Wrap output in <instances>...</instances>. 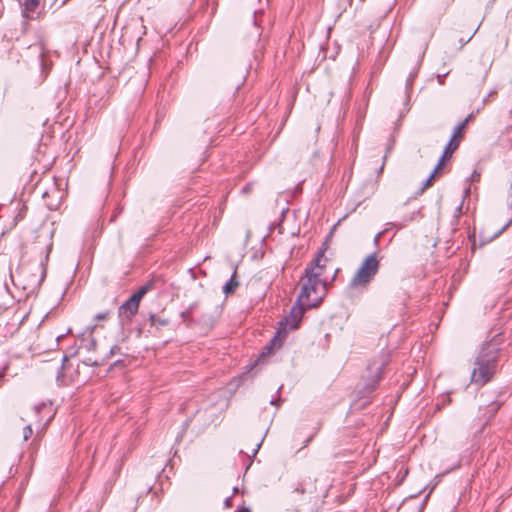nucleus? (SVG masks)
Masks as SVG:
<instances>
[{
	"mask_svg": "<svg viewBox=\"0 0 512 512\" xmlns=\"http://www.w3.org/2000/svg\"><path fill=\"white\" fill-rule=\"evenodd\" d=\"M503 341L502 334L498 333L481 345L471 373L473 384L484 386L494 378L498 371Z\"/></svg>",
	"mask_w": 512,
	"mask_h": 512,
	"instance_id": "f257e3e1",
	"label": "nucleus"
},
{
	"mask_svg": "<svg viewBox=\"0 0 512 512\" xmlns=\"http://www.w3.org/2000/svg\"><path fill=\"white\" fill-rule=\"evenodd\" d=\"M320 267V259H313L305 268V279L298 302H303L307 308L318 307L326 296L329 283L320 278V273H315V268Z\"/></svg>",
	"mask_w": 512,
	"mask_h": 512,
	"instance_id": "f03ea898",
	"label": "nucleus"
},
{
	"mask_svg": "<svg viewBox=\"0 0 512 512\" xmlns=\"http://www.w3.org/2000/svg\"><path fill=\"white\" fill-rule=\"evenodd\" d=\"M388 363L389 355L387 353H381L369 362L367 366L368 375L366 377V383L363 389L359 391L361 396H368L377 388Z\"/></svg>",
	"mask_w": 512,
	"mask_h": 512,
	"instance_id": "7ed1b4c3",
	"label": "nucleus"
},
{
	"mask_svg": "<svg viewBox=\"0 0 512 512\" xmlns=\"http://www.w3.org/2000/svg\"><path fill=\"white\" fill-rule=\"evenodd\" d=\"M380 268L377 253L368 255L361 263L355 275L350 281L351 288H366L374 279Z\"/></svg>",
	"mask_w": 512,
	"mask_h": 512,
	"instance_id": "20e7f679",
	"label": "nucleus"
},
{
	"mask_svg": "<svg viewBox=\"0 0 512 512\" xmlns=\"http://www.w3.org/2000/svg\"><path fill=\"white\" fill-rule=\"evenodd\" d=\"M143 290L134 292L124 303L118 307V318L122 325L132 322L133 317L138 313L141 293Z\"/></svg>",
	"mask_w": 512,
	"mask_h": 512,
	"instance_id": "39448f33",
	"label": "nucleus"
},
{
	"mask_svg": "<svg viewBox=\"0 0 512 512\" xmlns=\"http://www.w3.org/2000/svg\"><path fill=\"white\" fill-rule=\"evenodd\" d=\"M33 414L36 417L35 426L40 429L37 431L36 437H40V434L47 428L55 415L52 402H42L35 405Z\"/></svg>",
	"mask_w": 512,
	"mask_h": 512,
	"instance_id": "423d86ee",
	"label": "nucleus"
},
{
	"mask_svg": "<svg viewBox=\"0 0 512 512\" xmlns=\"http://www.w3.org/2000/svg\"><path fill=\"white\" fill-rule=\"evenodd\" d=\"M307 309L308 308L305 306V304L303 302H298L297 299L295 304L291 307L289 314L279 322V328H281L286 333L287 326L289 327L290 330H296L299 327L300 322Z\"/></svg>",
	"mask_w": 512,
	"mask_h": 512,
	"instance_id": "0eeeda50",
	"label": "nucleus"
},
{
	"mask_svg": "<svg viewBox=\"0 0 512 512\" xmlns=\"http://www.w3.org/2000/svg\"><path fill=\"white\" fill-rule=\"evenodd\" d=\"M286 338V332L283 331L281 328H278L276 331L274 337L267 343L260 352L256 363H263L265 359L274 354V352L278 349H280L283 345V342Z\"/></svg>",
	"mask_w": 512,
	"mask_h": 512,
	"instance_id": "6e6552de",
	"label": "nucleus"
},
{
	"mask_svg": "<svg viewBox=\"0 0 512 512\" xmlns=\"http://www.w3.org/2000/svg\"><path fill=\"white\" fill-rule=\"evenodd\" d=\"M197 307H198V303L195 302V303L190 304L186 310L181 312L180 316H181L183 322H185L187 326H191L192 323L197 322L206 327H212L215 320L213 319V317L211 315H203L197 321L194 320L193 314Z\"/></svg>",
	"mask_w": 512,
	"mask_h": 512,
	"instance_id": "1a4fd4ad",
	"label": "nucleus"
},
{
	"mask_svg": "<svg viewBox=\"0 0 512 512\" xmlns=\"http://www.w3.org/2000/svg\"><path fill=\"white\" fill-rule=\"evenodd\" d=\"M68 359L67 357L63 358V364L61 366V374H58L57 380L60 381L63 384H67V379L70 382L78 381V368L74 370L73 372H70L71 365L67 363Z\"/></svg>",
	"mask_w": 512,
	"mask_h": 512,
	"instance_id": "9d476101",
	"label": "nucleus"
},
{
	"mask_svg": "<svg viewBox=\"0 0 512 512\" xmlns=\"http://www.w3.org/2000/svg\"><path fill=\"white\" fill-rule=\"evenodd\" d=\"M505 403L504 395L503 393H499L495 400L491 401L489 404L485 407V413L484 415L487 417V420H491L496 413L499 411V409L503 406Z\"/></svg>",
	"mask_w": 512,
	"mask_h": 512,
	"instance_id": "9b49d317",
	"label": "nucleus"
},
{
	"mask_svg": "<svg viewBox=\"0 0 512 512\" xmlns=\"http://www.w3.org/2000/svg\"><path fill=\"white\" fill-rule=\"evenodd\" d=\"M238 286H239V281L237 280V268H235L230 279L223 286V292L227 296L231 295L235 292V290Z\"/></svg>",
	"mask_w": 512,
	"mask_h": 512,
	"instance_id": "f8f14e48",
	"label": "nucleus"
},
{
	"mask_svg": "<svg viewBox=\"0 0 512 512\" xmlns=\"http://www.w3.org/2000/svg\"><path fill=\"white\" fill-rule=\"evenodd\" d=\"M459 146L460 143L450 138L440 158L445 161L449 160L452 157L453 153L459 148Z\"/></svg>",
	"mask_w": 512,
	"mask_h": 512,
	"instance_id": "ddd939ff",
	"label": "nucleus"
},
{
	"mask_svg": "<svg viewBox=\"0 0 512 512\" xmlns=\"http://www.w3.org/2000/svg\"><path fill=\"white\" fill-rule=\"evenodd\" d=\"M466 127H467V120H463L462 122H460L454 128L451 139H454L458 143H461L462 139L464 138Z\"/></svg>",
	"mask_w": 512,
	"mask_h": 512,
	"instance_id": "4468645a",
	"label": "nucleus"
},
{
	"mask_svg": "<svg viewBox=\"0 0 512 512\" xmlns=\"http://www.w3.org/2000/svg\"><path fill=\"white\" fill-rule=\"evenodd\" d=\"M335 229V226L331 229L330 233L327 235V237L325 238L324 242L322 243L321 247L319 248V250L317 251L316 253V256L314 259H320V262L323 260V258L325 257V253L329 247V243L331 241V238H332V234H333V230Z\"/></svg>",
	"mask_w": 512,
	"mask_h": 512,
	"instance_id": "2eb2a0df",
	"label": "nucleus"
},
{
	"mask_svg": "<svg viewBox=\"0 0 512 512\" xmlns=\"http://www.w3.org/2000/svg\"><path fill=\"white\" fill-rule=\"evenodd\" d=\"M40 5V0H24L23 17L28 18V13H34Z\"/></svg>",
	"mask_w": 512,
	"mask_h": 512,
	"instance_id": "dca6fc26",
	"label": "nucleus"
},
{
	"mask_svg": "<svg viewBox=\"0 0 512 512\" xmlns=\"http://www.w3.org/2000/svg\"><path fill=\"white\" fill-rule=\"evenodd\" d=\"M461 212H462V205H459L453 216H452V219H451V222H450V226H451V232L452 233H455L458 231V226H459V221H460V215H461Z\"/></svg>",
	"mask_w": 512,
	"mask_h": 512,
	"instance_id": "f3484780",
	"label": "nucleus"
},
{
	"mask_svg": "<svg viewBox=\"0 0 512 512\" xmlns=\"http://www.w3.org/2000/svg\"><path fill=\"white\" fill-rule=\"evenodd\" d=\"M149 321L151 326H155L157 328L164 327L169 324V321L167 319L160 318L153 313L149 315Z\"/></svg>",
	"mask_w": 512,
	"mask_h": 512,
	"instance_id": "a211bd4d",
	"label": "nucleus"
},
{
	"mask_svg": "<svg viewBox=\"0 0 512 512\" xmlns=\"http://www.w3.org/2000/svg\"><path fill=\"white\" fill-rule=\"evenodd\" d=\"M313 490H315V482L313 484L310 485V487L308 488L306 486V484L304 483V481L302 482H299L297 487L295 488V491L300 493V494H305V493H312Z\"/></svg>",
	"mask_w": 512,
	"mask_h": 512,
	"instance_id": "6ab92c4d",
	"label": "nucleus"
},
{
	"mask_svg": "<svg viewBox=\"0 0 512 512\" xmlns=\"http://www.w3.org/2000/svg\"><path fill=\"white\" fill-rule=\"evenodd\" d=\"M155 283H156V280L151 279L138 289V290H143L141 293V299H143V297L146 295L147 292H149L150 290H152L154 288Z\"/></svg>",
	"mask_w": 512,
	"mask_h": 512,
	"instance_id": "aec40b11",
	"label": "nucleus"
},
{
	"mask_svg": "<svg viewBox=\"0 0 512 512\" xmlns=\"http://www.w3.org/2000/svg\"><path fill=\"white\" fill-rule=\"evenodd\" d=\"M434 174H430V176L425 180L420 190L417 192L418 195L422 194L427 188L433 185Z\"/></svg>",
	"mask_w": 512,
	"mask_h": 512,
	"instance_id": "412c9836",
	"label": "nucleus"
},
{
	"mask_svg": "<svg viewBox=\"0 0 512 512\" xmlns=\"http://www.w3.org/2000/svg\"><path fill=\"white\" fill-rule=\"evenodd\" d=\"M33 435V429L31 425H26L23 428V439L27 441Z\"/></svg>",
	"mask_w": 512,
	"mask_h": 512,
	"instance_id": "4be33fe9",
	"label": "nucleus"
},
{
	"mask_svg": "<svg viewBox=\"0 0 512 512\" xmlns=\"http://www.w3.org/2000/svg\"><path fill=\"white\" fill-rule=\"evenodd\" d=\"M206 6L207 8L211 7L210 14L214 15L218 6L217 0H206Z\"/></svg>",
	"mask_w": 512,
	"mask_h": 512,
	"instance_id": "5701e85b",
	"label": "nucleus"
},
{
	"mask_svg": "<svg viewBox=\"0 0 512 512\" xmlns=\"http://www.w3.org/2000/svg\"><path fill=\"white\" fill-rule=\"evenodd\" d=\"M118 354H123L121 352V347L119 345H113L110 348L109 355L107 356V358H110V357H112L114 355H118Z\"/></svg>",
	"mask_w": 512,
	"mask_h": 512,
	"instance_id": "b1692460",
	"label": "nucleus"
},
{
	"mask_svg": "<svg viewBox=\"0 0 512 512\" xmlns=\"http://www.w3.org/2000/svg\"><path fill=\"white\" fill-rule=\"evenodd\" d=\"M327 261H328V259L326 257H324L323 260L320 262V267L315 268V273H320V277L322 276V274L324 272Z\"/></svg>",
	"mask_w": 512,
	"mask_h": 512,
	"instance_id": "393cba45",
	"label": "nucleus"
},
{
	"mask_svg": "<svg viewBox=\"0 0 512 512\" xmlns=\"http://www.w3.org/2000/svg\"><path fill=\"white\" fill-rule=\"evenodd\" d=\"M110 316V311L101 312L95 315V320L97 321H103L107 320Z\"/></svg>",
	"mask_w": 512,
	"mask_h": 512,
	"instance_id": "a878e982",
	"label": "nucleus"
},
{
	"mask_svg": "<svg viewBox=\"0 0 512 512\" xmlns=\"http://www.w3.org/2000/svg\"><path fill=\"white\" fill-rule=\"evenodd\" d=\"M444 163H445V160H443V159H441V158H440V159H439V161H438V163H437V165H436V167L434 168V170H433V171H432V173H431V174H434V177H435V176L438 174V172L442 169V167H443Z\"/></svg>",
	"mask_w": 512,
	"mask_h": 512,
	"instance_id": "bb28decb",
	"label": "nucleus"
},
{
	"mask_svg": "<svg viewBox=\"0 0 512 512\" xmlns=\"http://www.w3.org/2000/svg\"><path fill=\"white\" fill-rule=\"evenodd\" d=\"M415 77H416V73H410V75L408 76V78L406 80L407 88H411Z\"/></svg>",
	"mask_w": 512,
	"mask_h": 512,
	"instance_id": "cd10ccee",
	"label": "nucleus"
},
{
	"mask_svg": "<svg viewBox=\"0 0 512 512\" xmlns=\"http://www.w3.org/2000/svg\"><path fill=\"white\" fill-rule=\"evenodd\" d=\"M232 501H233L232 496L227 497V498L224 500V506H225V508H230V507H232V505H233Z\"/></svg>",
	"mask_w": 512,
	"mask_h": 512,
	"instance_id": "c85d7f7f",
	"label": "nucleus"
},
{
	"mask_svg": "<svg viewBox=\"0 0 512 512\" xmlns=\"http://www.w3.org/2000/svg\"><path fill=\"white\" fill-rule=\"evenodd\" d=\"M512 223V219L507 222L496 234L495 237L499 236L503 231H505Z\"/></svg>",
	"mask_w": 512,
	"mask_h": 512,
	"instance_id": "c756f323",
	"label": "nucleus"
},
{
	"mask_svg": "<svg viewBox=\"0 0 512 512\" xmlns=\"http://www.w3.org/2000/svg\"><path fill=\"white\" fill-rule=\"evenodd\" d=\"M314 437H315V433H314V434H312L311 436H309V437L305 440L304 445H303V447H302V448L307 447V446L310 444V442L314 439Z\"/></svg>",
	"mask_w": 512,
	"mask_h": 512,
	"instance_id": "7c9ffc66",
	"label": "nucleus"
},
{
	"mask_svg": "<svg viewBox=\"0 0 512 512\" xmlns=\"http://www.w3.org/2000/svg\"><path fill=\"white\" fill-rule=\"evenodd\" d=\"M314 437H315V433H314V434H312L311 436H309V437L305 440L304 445H303V447H302V448L307 447V446L310 444V442L314 439Z\"/></svg>",
	"mask_w": 512,
	"mask_h": 512,
	"instance_id": "2f4dec72",
	"label": "nucleus"
},
{
	"mask_svg": "<svg viewBox=\"0 0 512 512\" xmlns=\"http://www.w3.org/2000/svg\"><path fill=\"white\" fill-rule=\"evenodd\" d=\"M235 512H251V509L247 506H240Z\"/></svg>",
	"mask_w": 512,
	"mask_h": 512,
	"instance_id": "473e14b6",
	"label": "nucleus"
},
{
	"mask_svg": "<svg viewBox=\"0 0 512 512\" xmlns=\"http://www.w3.org/2000/svg\"><path fill=\"white\" fill-rule=\"evenodd\" d=\"M260 446H261V442L256 444V448L253 450V456H255L258 453Z\"/></svg>",
	"mask_w": 512,
	"mask_h": 512,
	"instance_id": "72a5a7b5",
	"label": "nucleus"
},
{
	"mask_svg": "<svg viewBox=\"0 0 512 512\" xmlns=\"http://www.w3.org/2000/svg\"><path fill=\"white\" fill-rule=\"evenodd\" d=\"M340 271V269H336L335 273H334V276L332 277L331 281L328 282L329 283V286L331 285V283L335 280V278L337 277V274L338 272Z\"/></svg>",
	"mask_w": 512,
	"mask_h": 512,
	"instance_id": "f704fd0d",
	"label": "nucleus"
},
{
	"mask_svg": "<svg viewBox=\"0 0 512 512\" xmlns=\"http://www.w3.org/2000/svg\"><path fill=\"white\" fill-rule=\"evenodd\" d=\"M479 177H480V174L477 173L476 171H474V173L472 175L473 180L479 179Z\"/></svg>",
	"mask_w": 512,
	"mask_h": 512,
	"instance_id": "c9c22d12",
	"label": "nucleus"
},
{
	"mask_svg": "<svg viewBox=\"0 0 512 512\" xmlns=\"http://www.w3.org/2000/svg\"><path fill=\"white\" fill-rule=\"evenodd\" d=\"M85 364L87 365H91V366H98L100 365V363L98 361H94V362H91V363H87V362H84Z\"/></svg>",
	"mask_w": 512,
	"mask_h": 512,
	"instance_id": "e433bc0d",
	"label": "nucleus"
},
{
	"mask_svg": "<svg viewBox=\"0 0 512 512\" xmlns=\"http://www.w3.org/2000/svg\"><path fill=\"white\" fill-rule=\"evenodd\" d=\"M3 9H4V5H3L2 1L0 0V17L3 14Z\"/></svg>",
	"mask_w": 512,
	"mask_h": 512,
	"instance_id": "4c0bfd02",
	"label": "nucleus"
},
{
	"mask_svg": "<svg viewBox=\"0 0 512 512\" xmlns=\"http://www.w3.org/2000/svg\"><path fill=\"white\" fill-rule=\"evenodd\" d=\"M472 118H473V114L471 113L464 120H467V124H468L471 121Z\"/></svg>",
	"mask_w": 512,
	"mask_h": 512,
	"instance_id": "58836bf2",
	"label": "nucleus"
},
{
	"mask_svg": "<svg viewBox=\"0 0 512 512\" xmlns=\"http://www.w3.org/2000/svg\"><path fill=\"white\" fill-rule=\"evenodd\" d=\"M380 236H381L380 233L375 236V239H374L375 244L378 243Z\"/></svg>",
	"mask_w": 512,
	"mask_h": 512,
	"instance_id": "ea45409f",
	"label": "nucleus"
},
{
	"mask_svg": "<svg viewBox=\"0 0 512 512\" xmlns=\"http://www.w3.org/2000/svg\"><path fill=\"white\" fill-rule=\"evenodd\" d=\"M238 491H239V490H238V487H234V488H233V493H234V494H235V493H238Z\"/></svg>",
	"mask_w": 512,
	"mask_h": 512,
	"instance_id": "a19ab883",
	"label": "nucleus"
},
{
	"mask_svg": "<svg viewBox=\"0 0 512 512\" xmlns=\"http://www.w3.org/2000/svg\"><path fill=\"white\" fill-rule=\"evenodd\" d=\"M69 0H63L62 5H65Z\"/></svg>",
	"mask_w": 512,
	"mask_h": 512,
	"instance_id": "79ce46f5",
	"label": "nucleus"
},
{
	"mask_svg": "<svg viewBox=\"0 0 512 512\" xmlns=\"http://www.w3.org/2000/svg\"><path fill=\"white\" fill-rule=\"evenodd\" d=\"M384 164L380 167L379 172L381 173L383 171Z\"/></svg>",
	"mask_w": 512,
	"mask_h": 512,
	"instance_id": "37998d69",
	"label": "nucleus"
},
{
	"mask_svg": "<svg viewBox=\"0 0 512 512\" xmlns=\"http://www.w3.org/2000/svg\"><path fill=\"white\" fill-rule=\"evenodd\" d=\"M511 113H512V109H511Z\"/></svg>",
	"mask_w": 512,
	"mask_h": 512,
	"instance_id": "c03bdc74",
	"label": "nucleus"
}]
</instances>
